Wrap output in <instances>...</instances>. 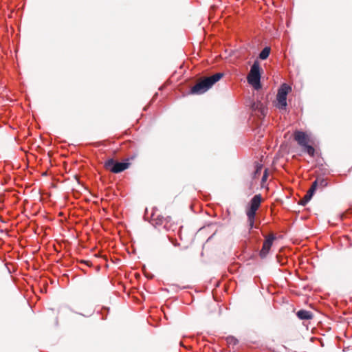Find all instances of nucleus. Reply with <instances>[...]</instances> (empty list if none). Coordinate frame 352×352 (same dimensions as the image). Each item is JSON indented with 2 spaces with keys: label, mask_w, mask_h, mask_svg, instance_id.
Returning a JSON list of instances; mask_svg holds the SVG:
<instances>
[{
  "label": "nucleus",
  "mask_w": 352,
  "mask_h": 352,
  "mask_svg": "<svg viewBox=\"0 0 352 352\" xmlns=\"http://www.w3.org/2000/svg\"><path fill=\"white\" fill-rule=\"evenodd\" d=\"M223 74L222 73H216L210 76L205 77L197 82L190 89L192 94H202L207 91L212 86L218 82Z\"/></svg>",
  "instance_id": "1"
},
{
  "label": "nucleus",
  "mask_w": 352,
  "mask_h": 352,
  "mask_svg": "<svg viewBox=\"0 0 352 352\" xmlns=\"http://www.w3.org/2000/svg\"><path fill=\"white\" fill-rule=\"evenodd\" d=\"M261 201L262 197L260 194L254 195L250 201L249 208H248L246 210V215L248 217V223L250 230L254 228L256 213L260 207Z\"/></svg>",
  "instance_id": "2"
},
{
  "label": "nucleus",
  "mask_w": 352,
  "mask_h": 352,
  "mask_svg": "<svg viewBox=\"0 0 352 352\" xmlns=\"http://www.w3.org/2000/svg\"><path fill=\"white\" fill-rule=\"evenodd\" d=\"M249 84L252 85L256 89L261 87V73L260 65L258 61H254L250 68V71L247 77Z\"/></svg>",
  "instance_id": "3"
},
{
  "label": "nucleus",
  "mask_w": 352,
  "mask_h": 352,
  "mask_svg": "<svg viewBox=\"0 0 352 352\" xmlns=\"http://www.w3.org/2000/svg\"><path fill=\"white\" fill-rule=\"evenodd\" d=\"M291 87L287 84H283L278 90L276 100V107L282 110H285L287 105V96L291 91Z\"/></svg>",
  "instance_id": "4"
},
{
  "label": "nucleus",
  "mask_w": 352,
  "mask_h": 352,
  "mask_svg": "<svg viewBox=\"0 0 352 352\" xmlns=\"http://www.w3.org/2000/svg\"><path fill=\"white\" fill-rule=\"evenodd\" d=\"M128 162H118L113 159H109L105 162V167L114 173H120L129 168Z\"/></svg>",
  "instance_id": "5"
},
{
  "label": "nucleus",
  "mask_w": 352,
  "mask_h": 352,
  "mask_svg": "<svg viewBox=\"0 0 352 352\" xmlns=\"http://www.w3.org/2000/svg\"><path fill=\"white\" fill-rule=\"evenodd\" d=\"M275 239L276 237L273 234L268 235L265 238L263 244L262 249L261 250L259 253V255L261 258H263L266 257V256L268 254L269 251L270 250L271 247L273 244V241L275 240Z\"/></svg>",
  "instance_id": "6"
},
{
  "label": "nucleus",
  "mask_w": 352,
  "mask_h": 352,
  "mask_svg": "<svg viewBox=\"0 0 352 352\" xmlns=\"http://www.w3.org/2000/svg\"><path fill=\"white\" fill-rule=\"evenodd\" d=\"M252 109L259 118H264L267 112V109L261 102H254L252 105Z\"/></svg>",
  "instance_id": "7"
},
{
  "label": "nucleus",
  "mask_w": 352,
  "mask_h": 352,
  "mask_svg": "<svg viewBox=\"0 0 352 352\" xmlns=\"http://www.w3.org/2000/svg\"><path fill=\"white\" fill-rule=\"evenodd\" d=\"M294 140L300 146L307 145L309 142L308 135L305 132L299 131L294 133Z\"/></svg>",
  "instance_id": "8"
},
{
  "label": "nucleus",
  "mask_w": 352,
  "mask_h": 352,
  "mask_svg": "<svg viewBox=\"0 0 352 352\" xmlns=\"http://www.w3.org/2000/svg\"><path fill=\"white\" fill-rule=\"evenodd\" d=\"M165 220L166 218L160 214H157L155 212H153L151 217V223L155 227L163 226Z\"/></svg>",
  "instance_id": "9"
},
{
  "label": "nucleus",
  "mask_w": 352,
  "mask_h": 352,
  "mask_svg": "<svg viewBox=\"0 0 352 352\" xmlns=\"http://www.w3.org/2000/svg\"><path fill=\"white\" fill-rule=\"evenodd\" d=\"M298 318L300 320H310L313 318V314L311 311L301 309L299 310L296 314Z\"/></svg>",
  "instance_id": "10"
},
{
  "label": "nucleus",
  "mask_w": 352,
  "mask_h": 352,
  "mask_svg": "<svg viewBox=\"0 0 352 352\" xmlns=\"http://www.w3.org/2000/svg\"><path fill=\"white\" fill-rule=\"evenodd\" d=\"M163 228L166 231L174 230L176 228V225L172 222V219L170 217H166L164 223L163 224Z\"/></svg>",
  "instance_id": "11"
},
{
  "label": "nucleus",
  "mask_w": 352,
  "mask_h": 352,
  "mask_svg": "<svg viewBox=\"0 0 352 352\" xmlns=\"http://www.w3.org/2000/svg\"><path fill=\"white\" fill-rule=\"evenodd\" d=\"M270 48L269 47H264L259 54V58L261 60H265L270 55Z\"/></svg>",
  "instance_id": "12"
},
{
  "label": "nucleus",
  "mask_w": 352,
  "mask_h": 352,
  "mask_svg": "<svg viewBox=\"0 0 352 352\" xmlns=\"http://www.w3.org/2000/svg\"><path fill=\"white\" fill-rule=\"evenodd\" d=\"M302 147H304V150L309 155H310L311 157H313L315 154V149L314 148L311 146V145H309L308 144L305 146H303Z\"/></svg>",
  "instance_id": "13"
},
{
  "label": "nucleus",
  "mask_w": 352,
  "mask_h": 352,
  "mask_svg": "<svg viewBox=\"0 0 352 352\" xmlns=\"http://www.w3.org/2000/svg\"><path fill=\"white\" fill-rule=\"evenodd\" d=\"M316 180V182H318V186H320L322 188L327 186L328 184L327 179H325L324 178H318Z\"/></svg>",
  "instance_id": "14"
},
{
  "label": "nucleus",
  "mask_w": 352,
  "mask_h": 352,
  "mask_svg": "<svg viewBox=\"0 0 352 352\" xmlns=\"http://www.w3.org/2000/svg\"><path fill=\"white\" fill-rule=\"evenodd\" d=\"M312 195L307 192V194L304 196L303 199L301 200V203L302 205L306 204L308 201L311 199Z\"/></svg>",
  "instance_id": "15"
},
{
  "label": "nucleus",
  "mask_w": 352,
  "mask_h": 352,
  "mask_svg": "<svg viewBox=\"0 0 352 352\" xmlns=\"http://www.w3.org/2000/svg\"><path fill=\"white\" fill-rule=\"evenodd\" d=\"M316 190V189H314V188L311 187L309 188V190L307 191V192L313 196Z\"/></svg>",
  "instance_id": "16"
},
{
  "label": "nucleus",
  "mask_w": 352,
  "mask_h": 352,
  "mask_svg": "<svg viewBox=\"0 0 352 352\" xmlns=\"http://www.w3.org/2000/svg\"><path fill=\"white\" fill-rule=\"evenodd\" d=\"M318 186V182H316V180H315V181L312 183V184H311V188H314V189H316H316H317Z\"/></svg>",
  "instance_id": "17"
},
{
  "label": "nucleus",
  "mask_w": 352,
  "mask_h": 352,
  "mask_svg": "<svg viewBox=\"0 0 352 352\" xmlns=\"http://www.w3.org/2000/svg\"><path fill=\"white\" fill-rule=\"evenodd\" d=\"M267 170H265V173L262 177V182H264L266 179H267Z\"/></svg>",
  "instance_id": "18"
}]
</instances>
